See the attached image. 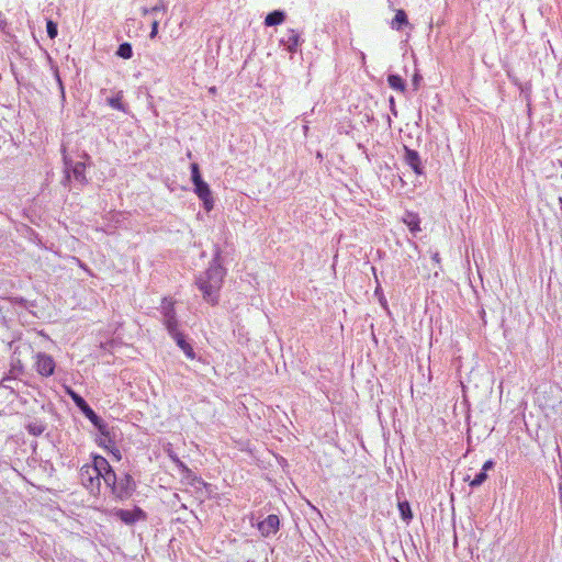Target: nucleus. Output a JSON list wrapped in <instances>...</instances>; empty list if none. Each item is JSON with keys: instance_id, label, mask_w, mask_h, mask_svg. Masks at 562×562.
Listing matches in <instances>:
<instances>
[{"instance_id": "1", "label": "nucleus", "mask_w": 562, "mask_h": 562, "mask_svg": "<svg viewBox=\"0 0 562 562\" xmlns=\"http://www.w3.org/2000/svg\"><path fill=\"white\" fill-rule=\"evenodd\" d=\"M225 269L218 261V255L212 260L209 269L196 278V285L202 292L204 301L211 305L218 303L220 291L223 285Z\"/></svg>"}, {"instance_id": "2", "label": "nucleus", "mask_w": 562, "mask_h": 562, "mask_svg": "<svg viewBox=\"0 0 562 562\" xmlns=\"http://www.w3.org/2000/svg\"><path fill=\"white\" fill-rule=\"evenodd\" d=\"M164 324L169 335L176 340L178 347L184 352L189 359H194L195 353L189 342L186 341L183 335L178 331V323L176 319L172 303L166 299L162 301Z\"/></svg>"}, {"instance_id": "3", "label": "nucleus", "mask_w": 562, "mask_h": 562, "mask_svg": "<svg viewBox=\"0 0 562 562\" xmlns=\"http://www.w3.org/2000/svg\"><path fill=\"white\" fill-rule=\"evenodd\" d=\"M104 465L102 460H93L91 464L82 465L79 473L81 484L91 492H98L100 477L97 470Z\"/></svg>"}, {"instance_id": "4", "label": "nucleus", "mask_w": 562, "mask_h": 562, "mask_svg": "<svg viewBox=\"0 0 562 562\" xmlns=\"http://www.w3.org/2000/svg\"><path fill=\"white\" fill-rule=\"evenodd\" d=\"M68 394L75 402V404L80 408V411L85 414V416L94 425L97 426L100 431L104 435L105 434V425L101 420V418L93 412V409L87 404V402L77 393L74 391H68Z\"/></svg>"}, {"instance_id": "5", "label": "nucleus", "mask_w": 562, "mask_h": 562, "mask_svg": "<svg viewBox=\"0 0 562 562\" xmlns=\"http://www.w3.org/2000/svg\"><path fill=\"white\" fill-rule=\"evenodd\" d=\"M194 193L203 202V207L205 209L206 212H210L214 207L212 191L205 181L196 183L194 186Z\"/></svg>"}, {"instance_id": "6", "label": "nucleus", "mask_w": 562, "mask_h": 562, "mask_svg": "<svg viewBox=\"0 0 562 562\" xmlns=\"http://www.w3.org/2000/svg\"><path fill=\"white\" fill-rule=\"evenodd\" d=\"M36 371L43 376H49L54 373L55 362L54 359L46 353L36 355Z\"/></svg>"}, {"instance_id": "7", "label": "nucleus", "mask_w": 562, "mask_h": 562, "mask_svg": "<svg viewBox=\"0 0 562 562\" xmlns=\"http://www.w3.org/2000/svg\"><path fill=\"white\" fill-rule=\"evenodd\" d=\"M280 527V519L277 515H269L265 520L258 524V530L262 537L276 535Z\"/></svg>"}, {"instance_id": "8", "label": "nucleus", "mask_w": 562, "mask_h": 562, "mask_svg": "<svg viewBox=\"0 0 562 562\" xmlns=\"http://www.w3.org/2000/svg\"><path fill=\"white\" fill-rule=\"evenodd\" d=\"M135 488V482L133 477L128 474H125L124 477H121L114 488L113 494H115L120 498L127 497L132 494Z\"/></svg>"}, {"instance_id": "9", "label": "nucleus", "mask_w": 562, "mask_h": 562, "mask_svg": "<svg viewBox=\"0 0 562 562\" xmlns=\"http://www.w3.org/2000/svg\"><path fill=\"white\" fill-rule=\"evenodd\" d=\"M114 516L127 525L145 519V513L138 507L133 510L117 509L115 510Z\"/></svg>"}, {"instance_id": "10", "label": "nucleus", "mask_w": 562, "mask_h": 562, "mask_svg": "<svg viewBox=\"0 0 562 562\" xmlns=\"http://www.w3.org/2000/svg\"><path fill=\"white\" fill-rule=\"evenodd\" d=\"M405 162L417 173H422L420 158L417 151L405 147Z\"/></svg>"}, {"instance_id": "11", "label": "nucleus", "mask_w": 562, "mask_h": 562, "mask_svg": "<svg viewBox=\"0 0 562 562\" xmlns=\"http://www.w3.org/2000/svg\"><path fill=\"white\" fill-rule=\"evenodd\" d=\"M281 43L288 48V50L295 52L300 44V36L293 30H289L285 36L281 38Z\"/></svg>"}, {"instance_id": "12", "label": "nucleus", "mask_w": 562, "mask_h": 562, "mask_svg": "<svg viewBox=\"0 0 562 562\" xmlns=\"http://www.w3.org/2000/svg\"><path fill=\"white\" fill-rule=\"evenodd\" d=\"M403 222L413 234L420 232V218L413 212H406L403 216Z\"/></svg>"}, {"instance_id": "13", "label": "nucleus", "mask_w": 562, "mask_h": 562, "mask_svg": "<svg viewBox=\"0 0 562 562\" xmlns=\"http://www.w3.org/2000/svg\"><path fill=\"white\" fill-rule=\"evenodd\" d=\"M86 164L85 162H76L72 167H71V172H72V176L74 178L80 182V183H86L87 182V178H86Z\"/></svg>"}, {"instance_id": "14", "label": "nucleus", "mask_w": 562, "mask_h": 562, "mask_svg": "<svg viewBox=\"0 0 562 562\" xmlns=\"http://www.w3.org/2000/svg\"><path fill=\"white\" fill-rule=\"evenodd\" d=\"M285 19V15L282 11H273L269 13L265 19V24L267 26H273L281 24Z\"/></svg>"}, {"instance_id": "15", "label": "nucleus", "mask_w": 562, "mask_h": 562, "mask_svg": "<svg viewBox=\"0 0 562 562\" xmlns=\"http://www.w3.org/2000/svg\"><path fill=\"white\" fill-rule=\"evenodd\" d=\"M387 82L392 89L397 90L400 92L405 91V81L398 75H390L387 77Z\"/></svg>"}, {"instance_id": "16", "label": "nucleus", "mask_w": 562, "mask_h": 562, "mask_svg": "<svg viewBox=\"0 0 562 562\" xmlns=\"http://www.w3.org/2000/svg\"><path fill=\"white\" fill-rule=\"evenodd\" d=\"M122 99L123 93L120 91L114 97L108 99V104L115 110L126 112V106L123 104Z\"/></svg>"}, {"instance_id": "17", "label": "nucleus", "mask_w": 562, "mask_h": 562, "mask_svg": "<svg viewBox=\"0 0 562 562\" xmlns=\"http://www.w3.org/2000/svg\"><path fill=\"white\" fill-rule=\"evenodd\" d=\"M116 55L124 59H130L133 56V49L130 43H123L119 46Z\"/></svg>"}, {"instance_id": "18", "label": "nucleus", "mask_w": 562, "mask_h": 562, "mask_svg": "<svg viewBox=\"0 0 562 562\" xmlns=\"http://www.w3.org/2000/svg\"><path fill=\"white\" fill-rule=\"evenodd\" d=\"M103 481L106 484V486H109L112 490V492H114V488H115V486H116L119 481L116 479V474L113 471V469L108 471V472H105Z\"/></svg>"}, {"instance_id": "19", "label": "nucleus", "mask_w": 562, "mask_h": 562, "mask_svg": "<svg viewBox=\"0 0 562 562\" xmlns=\"http://www.w3.org/2000/svg\"><path fill=\"white\" fill-rule=\"evenodd\" d=\"M398 510L401 513L403 520L408 521L412 519L413 515H412L411 506L407 502H400Z\"/></svg>"}, {"instance_id": "20", "label": "nucleus", "mask_w": 562, "mask_h": 562, "mask_svg": "<svg viewBox=\"0 0 562 562\" xmlns=\"http://www.w3.org/2000/svg\"><path fill=\"white\" fill-rule=\"evenodd\" d=\"M407 23L406 14L403 10H398L394 16V20L392 22L393 27L400 29L402 24Z\"/></svg>"}, {"instance_id": "21", "label": "nucleus", "mask_w": 562, "mask_h": 562, "mask_svg": "<svg viewBox=\"0 0 562 562\" xmlns=\"http://www.w3.org/2000/svg\"><path fill=\"white\" fill-rule=\"evenodd\" d=\"M191 180L193 186L204 181L201 177L199 165L195 162L191 165Z\"/></svg>"}, {"instance_id": "22", "label": "nucleus", "mask_w": 562, "mask_h": 562, "mask_svg": "<svg viewBox=\"0 0 562 562\" xmlns=\"http://www.w3.org/2000/svg\"><path fill=\"white\" fill-rule=\"evenodd\" d=\"M93 460H102V461L105 463V465H104V467H100V469H98V470H97V471H98V474H99L100 480H101V479L103 480V477H104V475H105V472H108V471L112 470V468H111V465L109 464L108 460H106L105 458H103V457L95 456V457H93Z\"/></svg>"}, {"instance_id": "23", "label": "nucleus", "mask_w": 562, "mask_h": 562, "mask_svg": "<svg viewBox=\"0 0 562 562\" xmlns=\"http://www.w3.org/2000/svg\"><path fill=\"white\" fill-rule=\"evenodd\" d=\"M486 479H487V474L484 473L483 471H481L480 473H477L475 475V477L472 481H470V486L477 487V486L482 485L486 481Z\"/></svg>"}, {"instance_id": "24", "label": "nucleus", "mask_w": 562, "mask_h": 562, "mask_svg": "<svg viewBox=\"0 0 562 562\" xmlns=\"http://www.w3.org/2000/svg\"><path fill=\"white\" fill-rule=\"evenodd\" d=\"M47 34L50 38L57 35V25L53 21L47 22Z\"/></svg>"}, {"instance_id": "25", "label": "nucleus", "mask_w": 562, "mask_h": 562, "mask_svg": "<svg viewBox=\"0 0 562 562\" xmlns=\"http://www.w3.org/2000/svg\"><path fill=\"white\" fill-rule=\"evenodd\" d=\"M158 21L157 20H154L153 23H151V31L149 33V37L150 38H155L158 34Z\"/></svg>"}, {"instance_id": "26", "label": "nucleus", "mask_w": 562, "mask_h": 562, "mask_svg": "<svg viewBox=\"0 0 562 562\" xmlns=\"http://www.w3.org/2000/svg\"><path fill=\"white\" fill-rule=\"evenodd\" d=\"M167 10V7L165 3L162 2H159L158 4H156L155 7L150 8V11L153 13H156V12H159V11H166Z\"/></svg>"}, {"instance_id": "27", "label": "nucleus", "mask_w": 562, "mask_h": 562, "mask_svg": "<svg viewBox=\"0 0 562 562\" xmlns=\"http://www.w3.org/2000/svg\"><path fill=\"white\" fill-rule=\"evenodd\" d=\"M494 467V462L492 460H487L484 462L482 470L484 473H486L488 470H491Z\"/></svg>"}, {"instance_id": "28", "label": "nucleus", "mask_w": 562, "mask_h": 562, "mask_svg": "<svg viewBox=\"0 0 562 562\" xmlns=\"http://www.w3.org/2000/svg\"><path fill=\"white\" fill-rule=\"evenodd\" d=\"M65 172H66V180L68 181L70 178V162L65 157Z\"/></svg>"}, {"instance_id": "29", "label": "nucleus", "mask_w": 562, "mask_h": 562, "mask_svg": "<svg viewBox=\"0 0 562 562\" xmlns=\"http://www.w3.org/2000/svg\"><path fill=\"white\" fill-rule=\"evenodd\" d=\"M30 431L33 432L34 435H36V434H41L43 431V429L42 428L31 427Z\"/></svg>"}, {"instance_id": "30", "label": "nucleus", "mask_w": 562, "mask_h": 562, "mask_svg": "<svg viewBox=\"0 0 562 562\" xmlns=\"http://www.w3.org/2000/svg\"><path fill=\"white\" fill-rule=\"evenodd\" d=\"M432 260H434L436 263H439V262H440V256H439V254H438V252H435V254L432 255Z\"/></svg>"}, {"instance_id": "31", "label": "nucleus", "mask_w": 562, "mask_h": 562, "mask_svg": "<svg viewBox=\"0 0 562 562\" xmlns=\"http://www.w3.org/2000/svg\"><path fill=\"white\" fill-rule=\"evenodd\" d=\"M9 380H10V376H4V378L1 380V382H0V386L5 387V386H7V385H5V382H8Z\"/></svg>"}, {"instance_id": "32", "label": "nucleus", "mask_w": 562, "mask_h": 562, "mask_svg": "<svg viewBox=\"0 0 562 562\" xmlns=\"http://www.w3.org/2000/svg\"><path fill=\"white\" fill-rule=\"evenodd\" d=\"M419 79H420V77L416 74V75L414 76V80H413V81H414V85H415V87H416V88H417V86H418V81H419Z\"/></svg>"}, {"instance_id": "33", "label": "nucleus", "mask_w": 562, "mask_h": 562, "mask_svg": "<svg viewBox=\"0 0 562 562\" xmlns=\"http://www.w3.org/2000/svg\"><path fill=\"white\" fill-rule=\"evenodd\" d=\"M142 11H143V14H144V15L149 14V13H153V12L150 11V9H148V8H143V10H142Z\"/></svg>"}, {"instance_id": "34", "label": "nucleus", "mask_w": 562, "mask_h": 562, "mask_svg": "<svg viewBox=\"0 0 562 562\" xmlns=\"http://www.w3.org/2000/svg\"><path fill=\"white\" fill-rule=\"evenodd\" d=\"M173 460L179 463V465L183 467L182 462L179 461V459L173 458Z\"/></svg>"}]
</instances>
